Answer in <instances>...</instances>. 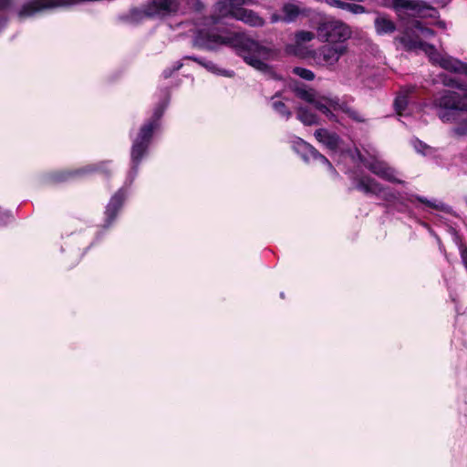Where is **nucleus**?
Segmentation results:
<instances>
[{
  "instance_id": "f257e3e1",
  "label": "nucleus",
  "mask_w": 467,
  "mask_h": 467,
  "mask_svg": "<svg viewBox=\"0 0 467 467\" xmlns=\"http://www.w3.org/2000/svg\"><path fill=\"white\" fill-rule=\"evenodd\" d=\"M210 26L197 31L193 38L195 47L209 51L218 50L222 47H229L249 66L275 77L272 68L265 63V60L271 57L270 48L261 45L244 33L218 28L214 26Z\"/></svg>"
},
{
  "instance_id": "f03ea898",
  "label": "nucleus",
  "mask_w": 467,
  "mask_h": 467,
  "mask_svg": "<svg viewBox=\"0 0 467 467\" xmlns=\"http://www.w3.org/2000/svg\"><path fill=\"white\" fill-rule=\"evenodd\" d=\"M434 31L424 26L421 22L415 20L410 28H407L402 36L397 39L407 50L420 49L424 51L433 64L439 65L445 70L463 75L467 78V63L448 55H441L437 52L434 46L427 44L420 39L431 38L434 36Z\"/></svg>"
},
{
  "instance_id": "7ed1b4c3",
  "label": "nucleus",
  "mask_w": 467,
  "mask_h": 467,
  "mask_svg": "<svg viewBox=\"0 0 467 467\" xmlns=\"http://www.w3.org/2000/svg\"><path fill=\"white\" fill-rule=\"evenodd\" d=\"M356 188L366 194H372L388 203L400 205V208L399 209L400 212H408L409 207L406 204V202L413 203L415 200L435 210H448V206L445 203L437 200H429L426 197L415 194H409L406 197H402L399 192L384 186L369 176H364L357 179Z\"/></svg>"
},
{
  "instance_id": "20e7f679",
  "label": "nucleus",
  "mask_w": 467,
  "mask_h": 467,
  "mask_svg": "<svg viewBox=\"0 0 467 467\" xmlns=\"http://www.w3.org/2000/svg\"><path fill=\"white\" fill-rule=\"evenodd\" d=\"M169 98L166 96L153 109L152 116L140 129L133 139L131 147V169L128 175L126 184L130 185L139 171L141 160L147 155L153 131L161 126V119L168 106Z\"/></svg>"
},
{
  "instance_id": "39448f33",
  "label": "nucleus",
  "mask_w": 467,
  "mask_h": 467,
  "mask_svg": "<svg viewBox=\"0 0 467 467\" xmlns=\"http://www.w3.org/2000/svg\"><path fill=\"white\" fill-rule=\"evenodd\" d=\"M445 86L455 88L464 93L452 90H443L432 101V107L443 122L456 120L458 112H467V84L449 78L443 81Z\"/></svg>"
},
{
  "instance_id": "423d86ee",
  "label": "nucleus",
  "mask_w": 467,
  "mask_h": 467,
  "mask_svg": "<svg viewBox=\"0 0 467 467\" xmlns=\"http://www.w3.org/2000/svg\"><path fill=\"white\" fill-rule=\"evenodd\" d=\"M296 93L298 98L312 104L332 121L337 120L333 111H342L347 115L353 108L346 100H341L337 97L319 96L313 89L296 88Z\"/></svg>"
},
{
  "instance_id": "0eeeda50",
  "label": "nucleus",
  "mask_w": 467,
  "mask_h": 467,
  "mask_svg": "<svg viewBox=\"0 0 467 467\" xmlns=\"http://www.w3.org/2000/svg\"><path fill=\"white\" fill-rule=\"evenodd\" d=\"M137 12L141 17L164 18L186 13L187 4L184 3V0H149Z\"/></svg>"
},
{
  "instance_id": "6e6552de",
  "label": "nucleus",
  "mask_w": 467,
  "mask_h": 467,
  "mask_svg": "<svg viewBox=\"0 0 467 467\" xmlns=\"http://www.w3.org/2000/svg\"><path fill=\"white\" fill-rule=\"evenodd\" d=\"M317 39L322 43L330 45H344L351 36V30L348 25L340 20L329 19L320 22L317 27Z\"/></svg>"
},
{
  "instance_id": "1a4fd4ad",
  "label": "nucleus",
  "mask_w": 467,
  "mask_h": 467,
  "mask_svg": "<svg viewBox=\"0 0 467 467\" xmlns=\"http://www.w3.org/2000/svg\"><path fill=\"white\" fill-rule=\"evenodd\" d=\"M358 158L363 165L373 174L391 183L405 184V181L400 178V173L389 163L379 159L376 154L368 158L358 153Z\"/></svg>"
},
{
  "instance_id": "9d476101",
  "label": "nucleus",
  "mask_w": 467,
  "mask_h": 467,
  "mask_svg": "<svg viewBox=\"0 0 467 467\" xmlns=\"http://www.w3.org/2000/svg\"><path fill=\"white\" fill-rule=\"evenodd\" d=\"M292 147L294 150L301 156L304 161H319L320 163L326 165L332 174L337 175V172L331 162L324 155L319 153L312 145L306 142L302 139L297 137L295 138V140L292 141Z\"/></svg>"
},
{
  "instance_id": "9b49d317",
  "label": "nucleus",
  "mask_w": 467,
  "mask_h": 467,
  "mask_svg": "<svg viewBox=\"0 0 467 467\" xmlns=\"http://www.w3.org/2000/svg\"><path fill=\"white\" fill-rule=\"evenodd\" d=\"M241 4L237 0H219L214 5V13L205 18L204 26L218 25L222 19L232 17L236 19V12L239 11Z\"/></svg>"
},
{
  "instance_id": "f8f14e48",
  "label": "nucleus",
  "mask_w": 467,
  "mask_h": 467,
  "mask_svg": "<svg viewBox=\"0 0 467 467\" xmlns=\"http://www.w3.org/2000/svg\"><path fill=\"white\" fill-rule=\"evenodd\" d=\"M346 51L347 47L345 45L324 46L317 51L315 59L320 65L334 66Z\"/></svg>"
},
{
  "instance_id": "ddd939ff",
  "label": "nucleus",
  "mask_w": 467,
  "mask_h": 467,
  "mask_svg": "<svg viewBox=\"0 0 467 467\" xmlns=\"http://www.w3.org/2000/svg\"><path fill=\"white\" fill-rule=\"evenodd\" d=\"M283 15L273 14L270 17L271 23L284 22L290 24L295 22L300 16H307L308 10L299 4L288 2L282 6Z\"/></svg>"
},
{
  "instance_id": "4468645a",
  "label": "nucleus",
  "mask_w": 467,
  "mask_h": 467,
  "mask_svg": "<svg viewBox=\"0 0 467 467\" xmlns=\"http://www.w3.org/2000/svg\"><path fill=\"white\" fill-rule=\"evenodd\" d=\"M109 164L108 161H103L99 164H90L86 167L70 170V171H62L56 172L52 176V180L57 182H67L75 178L84 177L88 174H90L95 171H106L105 167Z\"/></svg>"
},
{
  "instance_id": "2eb2a0df",
  "label": "nucleus",
  "mask_w": 467,
  "mask_h": 467,
  "mask_svg": "<svg viewBox=\"0 0 467 467\" xmlns=\"http://www.w3.org/2000/svg\"><path fill=\"white\" fill-rule=\"evenodd\" d=\"M127 196L125 187L120 188L109 200L105 211V226L109 227L114 222Z\"/></svg>"
},
{
  "instance_id": "dca6fc26",
  "label": "nucleus",
  "mask_w": 467,
  "mask_h": 467,
  "mask_svg": "<svg viewBox=\"0 0 467 467\" xmlns=\"http://www.w3.org/2000/svg\"><path fill=\"white\" fill-rule=\"evenodd\" d=\"M392 8L400 13L401 11L411 12L413 16L420 15L429 6L422 0H390Z\"/></svg>"
},
{
  "instance_id": "f3484780",
  "label": "nucleus",
  "mask_w": 467,
  "mask_h": 467,
  "mask_svg": "<svg viewBox=\"0 0 467 467\" xmlns=\"http://www.w3.org/2000/svg\"><path fill=\"white\" fill-rule=\"evenodd\" d=\"M236 20L242 21L243 23L254 27L264 26L265 21L256 12L244 8L240 5L239 11L236 13Z\"/></svg>"
},
{
  "instance_id": "a211bd4d",
  "label": "nucleus",
  "mask_w": 467,
  "mask_h": 467,
  "mask_svg": "<svg viewBox=\"0 0 467 467\" xmlns=\"http://www.w3.org/2000/svg\"><path fill=\"white\" fill-rule=\"evenodd\" d=\"M316 139L327 148L336 150L338 147L340 138L335 133L327 130V129H318L315 131Z\"/></svg>"
},
{
  "instance_id": "6ab92c4d",
  "label": "nucleus",
  "mask_w": 467,
  "mask_h": 467,
  "mask_svg": "<svg viewBox=\"0 0 467 467\" xmlns=\"http://www.w3.org/2000/svg\"><path fill=\"white\" fill-rule=\"evenodd\" d=\"M184 58L190 59V60H193V61L197 62L198 64H200L201 66L205 67L208 71H210V72H212L213 74H216V75H219V76L229 77V78L234 76V72L233 71L226 70V69H222L215 63H213V61L204 60V59L199 58V57H194V56H187Z\"/></svg>"
},
{
  "instance_id": "aec40b11",
  "label": "nucleus",
  "mask_w": 467,
  "mask_h": 467,
  "mask_svg": "<svg viewBox=\"0 0 467 467\" xmlns=\"http://www.w3.org/2000/svg\"><path fill=\"white\" fill-rule=\"evenodd\" d=\"M375 29L378 35L393 33L396 26L387 16H378L374 21Z\"/></svg>"
},
{
  "instance_id": "412c9836",
  "label": "nucleus",
  "mask_w": 467,
  "mask_h": 467,
  "mask_svg": "<svg viewBox=\"0 0 467 467\" xmlns=\"http://www.w3.org/2000/svg\"><path fill=\"white\" fill-rule=\"evenodd\" d=\"M414 89L413 87H409L406 89H403L396 98L394 101V106L397 113L400 116L403 115V111L405 110L407 105H408V94L409 92H412Z\"/></svg>"
},
{
  "instance_id": "4be33fe9",
  "label": "nucleus",
  "mask_w": 467,
  "mask_h": 467,
  "mask_svg": "<svg viewBox=\"0 0 467 467\" xmlns=\"http://www.w3.org/2000/svg\"><path fill=\"white\" fill-rule=\"evenodd\" d=\"M297 119L305 125H314L317 124L318 118L317 116L307 109L306 108L299 107L297 109Z\"/></svg>"
},
{
  "instance_id": "5701e85b",
  "label": "nucleus",
  "mask_w": 467,
  "mask_h": 467,
  "mask_svg": "<svg viewBox=\"0 0 467 467\" xmlns=\"http://www.w3.org/2000/svg\"><path fill=\"white\" fill-rule=\"evenodd\" d=\"M316 35L313 32L301 30L296 33L295 41L297 46H301L306 42H310L315 38Z\"/></svg>"
},
{
  "instance_id": "b1692460",
  "label": "nucleus",
  "mask_w": 467,
  "mask_h": 467,
  "mask_svg": "<svg viewBox=\"0 0 467 467\" xmlns=\"http://www.w3.org/2000/svg\"><path fill=\"white\" fill-rule=\"evenodd\" d=\"M411 144L415 150L422 155H429L432 152V149L429 145L418 139H413Z\"/></svg>"
},
{
  "instance_id": "393cba45",
  "label": "nucleus",
  "mask_w": 467,
  "mask_h": 467,
  "mask_svg": "<svg viewBox=\"0 0 467 467\" xmlns=\"http://www.w3.org/2000/svg\"><path fill=\"white\" fill-rule=\"evenodd\" d=\"M272 108L275 112L286 119H288L292 115L291 111L287 109L286 106L282 101H273Z\"/></svg>"
},
{
  "instance_id": "a878e982",
  "label": "nucleus",
  "mask_w": 467,
  "mask_h": 467,
  "mask_svg": "<svg viewBox=\"0 0 467 467\" xmlns=\"http://www.w3.org/2000/svg\"><path fill=\"white\" fill-rule=\"evenodd\" d=\"M293 72L306 80H313L315 78V74L311 70L304 67H296L293 68Z\"/></svg>"
},
{
  "instance_id": "bb28decb",
  "label": "nucleus",
  "mask_w": 467,
  "mask_h": 467,
  "mask_svg": "<svg viewBox=\"0 0 467 467\" xmlns=\"http://www.w3.org/2000/svg\"><path fill=\"white\" fill-rule=\"evenodd\" d=\"M347 116L358 123H364L366 121L365 115L354 107L347 113Z\"/></svg>"
},
{
  "instance_id": "cd10ccee",
  "label": "nucleus",
  "mask_w": 467,
  "mask_h": 467,
  "mask_svg": "<svg viewBox=\"0 0 467 467\" xmlns=\"http://www.w3.org/2000/svg\"><path fill=\"white\" fill-rule=\"evenodd\" d=\"M187 4V10L192 9L195 12L201 13L204 9V5L201 0H193L192 3L189 0H184Z\"/></svg>"
},
{
  "instance_id": "c85d7f7f",
  "label": "nucleus",
  "mask_w": 467,
  "mask_h": 467,
  "mask_svg": "<svg viewBox=\"0 0 467 467\" xmlns=\"http://www.w3.org/2000/svg\"><path fill=\"white\" fill-rule=\"evenodd\" d=\"M182 67V63L180 62V61H177L174 63V65L172 66L171 68H167V69H164L163 72H162V76L165 78H168L171 76V74L175 71H178L179 69H181Z\"/></svg>"
},
{
  "instance_id": "c756f323",
  "label": "nucleus",
  "mask_w": 467,
  "mask_h": 467,
  "mask_svg": "<svg viewBox=\"0 0 467 467\" xmlns=\"http://www.w3.org/2000/svg\"><path fill=\"white\" fill-rule=\"evenodd\" d=\"M451 132L455 136H459V137L465 136V135H467V125L463 124V125L455 127L451 130Z\"/></svg>"
},
{
  "instance_id": "7c9ffc66",
  "label": "nucleus",
  "mask_w": 467,
  "mask_h": 467,
  "mask_svg": "<svg viewBox=\"0 0 467 467\" xmlns=\"http://www.w3.org/2000/svg\"><path fill=\"white\" fill-rule=\"evenodd\" d=\"M10 213L0 208V227L5 225L10 221Z\"/></svg>"
},
{
  "instance_id": "2f4dec72",
  "label": "nucleus",
  "mask_w": 467,
  "mask_h": 467,
  "mask_svg": "<svg viewBox=\"0 0 467 467\" xmlns=\"http://www.w3.org/2000/svg\"><path fill=\"white\" fill-rule=\"evenodd\" d=\"M459 157L462 161V171L465 175H467V150L462 151Z\"/></svg>"
},
{
  "instance_id": "473e14b6",
  "label": "nucleus",
  "mask_w": 467,
  "mask_h": 467,
  "mask_svg": "<svg viewBox=\"0 0 467 467\" xmlns=\"http://www.w3.org/2000/svg\"><path fill=\"white\" fill-rule=\"evenodd\" d=\"M6 25V18L0 16V31Z\"/></svg>"
},
{
  "instance_id": "72a5a7b5",
  "label": "nucleus",
  "mask_w": 467,
  "mask_h": 467,
  "mask_svg": "<svg viewBox=\"0 0 467 467\" xmlns=\"http://www.w3.org/2000/svg\"><path fill=\"white\" fill-rule=\"evenodd\" d=\"M437 24L439 26L445 28V23L443 21H439Z\"/></svg>"
},
{
  "instance_id": "f704fd0d",
  "label": "nucleus",
  "mask_w": 467,
  "mask_h": 467,
  "mask_svg": "<svg viewBox=\"0 0 467 467\" xmlns=\"http://www.w3.org/2000/svg\"><path fill=\"white\" fill-rule=\"evenodd\" d=\"M279 96V93H276L272 99H275Z\"/></svg>"
}]
</instances>
